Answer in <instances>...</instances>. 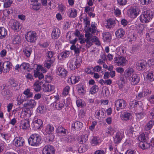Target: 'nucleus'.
Instances as JSON below:
<instances>
[{"instance_id": "nucleus-63", "label": "nucleus", "mask_w": 154, "mask_h": 154, "mask_svg": "<svg viewBox=\"0 0 154 154\" xmlns=\"http://www.w3.org/2000/svg\"><path fill=\"white\" fill-rule=\"evenodd\" d=\"M37 67L38 70L35 72L34 74V76L35 78L38 77L39 76L40 73L38 72V70L42 68V66L40 65H37Z\"/></svg>"}, {"instance_id": "nucleus-61", "label": "nucleus", "mask_w": 154, "mask_h": 154, "mask_svg": "<svg viewBox=\"0 0 154 154\" xmlns=\"http://www.w3.org/2000/svg\"><path fill=\"white\" fill-rule=\"evenodd\" d=\"M98 142L97 137H94L92 139L91 142L92 146H94L98 144Z\"/></svg>"}, {"instance_id": "nucleus-42", "label": "nucleus", "mask_w": 154, "mask_h": 154, "mask_svg": "<svg viewBox=\"0 0 154 154\" xmlns=\"http://www.w3.org/2000/svg\"><path fill=\"white\" fill-rule=\"evenodd\" d=\"M150 146V142H144L143 143L142 142L140 144V146L143 149L149 148Z\"/></svg>"}, {"instance_id": "nucleus-30", "label": "nucleus", "mask_w": 154, "mask_h": 154, "mask_svg": "<svg viewBox=\"0 0 154 154\" xmlns=\"http://www.w3.org/2000/svg\"><path fill=\"white\" fill-rule=\"evenodd\" d=\"M140 78L138 76L137 74H133L131 77L132 84L133 85H137L139 82Z\"/></svg>"}, {"instance_id": "nucleus-5", "label": "nucleus", "mask_w": 154, "mask_h": 154, "mask_svg": "<svg viewBox=\"0 0 154 154\" xmlns=\"http://www.w3.org/2000/svg\"><path fill=\"white\" fill-rule=\"evenodd\" d=\"M11 65V63L9 61L5 62L2 65V62L0 61V74L3 72L7 73L10 70Z\"/></svg>"}, {"instance_id": "nucleus-34", "label": "nucleus", "mask_w": 154, "mask_h": 154, "mask_svg": "<svg viewBox=\"0 0 154 154\" xmlns=\"http://www.w3.org/2000/svg\"><path fill=\"white\" fill-rule=\"evenodd\" d=\"M33 125L35 128L39 129L42 126L43 123L42 120L40 119H37L35 120L33 122Z\"/></svg>"}, {"instance_id": "nucleus-10", "label": "nucleus", "mask_w": 154, "mask_h": 154, "mask_svg": "<svg viewBox=\"0 0 154 154\" xmlns=\"http://www.w3.org/2000/svg\"><path fill=\"white\" fill-rule=\"evenodd\" d=\"M36 105V102L34 100H27L26 103L23 104V107L26 109L30 110L34 108Z\"/></svg>"}, {"instance_id": "nucleus-18", "label": "nucleus", "mask_w": 154, "mask_h": 154, "mask_svg": "<svg viewBox=\"0 0 154 154\" xmlns=\"http://www.w3.org/2000/svg\"><path fill=\"white\" fill-rule=\"evenodd\" d=\"M32 115V112L30 110L28 109H26L24 108L21 111V115L20 117L21 118H29Z\"/></svg>"}, {"instance_id": "nucleus-13", "label": "nucleus", "mask_w": 154, "mask_h": 154, "mask_svg": "<svg viewBox=\"0 0 154 154\" xmlns=\"http://www.w3.org/2000/svg\"><path fill=\"white\" fill-rule=\"evenodd\" d=\"M80 62L77 59H74L70 61L69 67L72 70H74L79 66Z\"/></svg>"}, {"instance_id": "nucleus-19", "label": "nucleus", "mask_w": 154, "mask_h": 154, "mask_svg": "<svg viewBox=\"0 0 154 154\" xmlns=\"http://www.w3.org/2000/svg\"><path fill=\"white\" fill-rule=\"evenodd\" d=\"M57 73L61 77H64L66 75L67 71L63 67H59L57 69Z\"/></svg>"}, {"instance_id": "nucleus-45", "label": "nucleus", "mask_w": 154, "mask_h": 154, "mask_svg": "<svg viewBox=\"0 0 154 154\" xmlns=\"http://www.w3.org/2000/svg\"><path fill=\"white\" fill-rule=\"evenodd\" d=\"M16 100L17 102V104L18 105H20V104L22 103L24 101V99L23 97L22 96V95L20 94L18 96Z\"/></svg>"}, {"instance_id": "nucleus-22", "label": "nucleus", "mask_w": 154, "mask_h": 154, "mask_svg": "<svg viewBox=\"0 0 154 154\" xmlns=\"http://www.w3.org/2000/svg\"><path fill=\"white\" fill-rule=\"evenodd\" d=\"M150 30L146 33V38L148 41L154 42V31Z\"/></svg>"}, {"instance_id": "nucleus-1", "label": "nucleus", "mask_w": 154, "mask_h": 154, "mask_svg": "<svg viewBox=\"0 0 154 154\" xmlns=\"http://www.w3.org/2000/svg\"><path fill=\"white\" fill-rule=\"evenodd\" d=\"M41 137L37 134H32L28 139V143L29 145L33 146H37L41 143Z\"/></svg>"}, {"instance_id": "nucleus-3", "label": "nucleus", "mask_w": 154, "mask_h": 154, "mask_svg": "<svg viewBox=\"0 0 154 154\" xmlns=\"http://www.w3.org/2000/svg\"><path fill=\"white\" fill-rule=\"evenodd\" d=\"M85 37L86 38L82 39L80 41V42L82 44L86 42L87 43L86 45V47L89 48L93 45L92 41H94V40H95L96 38L94 37V38L91 39V34L88 32H86L85 34Z\"/></svg>"}, {"instance_id": "nucleus-44", "label": "nucleus", "mask_w": 154, "mask_h": 154, "mask_svg": "<svg viewBox=\"0 0 154 154\" xmlns=\"http://www.w3.org/2000/svg\"><path fill=\"white\" fill-rule=\"evenodd\" d=\"M23 94L25 95L27 98L31 97H32V93L30 91V89L27 88L23 92Z\"/></svg>"}, {"instance_id": "nucleus-24", "label": "nucleus", "mask_w": 154, "mask_h": 154, "mask_svg": "<svg viewBox=\"0 0 154 154\" xmlns=\"http://www.w3.org/2000/svg\"><path fill=\"white\" fill-rule=\"evenodd\" d=\"M53 105L54 106H55L57 109L59 110H61L64 106L62 101H60L58 100H57L53 103Z\"/></svg>"}, {"instance_id": "nucleus-57", "label": "nucleus", "mask_w": 154, "mask_h": 154, "mask_svg": "<svg viewBox=\"0 0 154 154\" xmlns=\"http://www.w3.org/2000/svg\"><path fill=\"white\" fill-rule=\"evenodd\" d=\"M71 50H74L75 53L76 54H78L80 52L79 49L78 47H76L75 45H72L70 47Z\"/></svg>"}, {"instance_id": "nucleus-29", "label": "nucleus", "mask_w": 154, "mask_h": 154, "mask_svg": "<svg viewBox=\"0 0 154 154\" xmlns=\"http://www.w3.org/2000/svg\"><path fill=\"white\" fill-rule=\"evenodd\" d=\"M42 85V82H36L33 86L34 90L37 92L39 91L41 89V85Z\"/></svg>"}, {"instance_id": "nucleus-15", "label": "nucleus", "mask_w": 154, "mask_h": 154, "mask_svg": "<svg viewBox=\"0 0 154 154\" xmlns=\"http://www.w3.org/2000/svg\"><path fill=\"white\" fill-rule=\"evenodd\" d=\"M29 121L28 119H23L21 121L20 127L21 129L26 130L29 127Z\"/></svg>"}, {"instance_id": "nucleus-62", "label": "nucleus", "mask_w": 154, "mask_h": 154, "mask_svg": "<svg viewBox=\"0 0 154 154\" xmlns=\"http://www.w3.org/2000/svg\"><path fill=\"white\" fill-rule=\"evenodd\" d=\"M137 117L140 119H141L145 116V114L143 112L136 113H135Z\"/></svg>"}, {"instance_id": "nucleus-54", "label": "nucleus", "mask_w": 154, "mask_h": 154, "mask_svg": "<svg viewBox=\"0 0 154 154\" xmlns=\"http://www.w3.org/2000/svg\"><path fill=\"white\" fill-rule=\"evenodd\" d=\"M58 8L62 14H64L66 10V7L62 4H59Z\"/></svg>"}, {"instance_id": "nucleus-41", "label": "nucleus", "mask_w": 154, "mask_h": 154, "mask_svg": "<svg viewBox=\"0 0 154 154\" xmlns=\"http://www.w3.org/2000/svg\"><path fill=\"white\" fill-rule=\"evenodd\" d=\"M154 125V121L151 120L146 124L145 126V129L146 131H148L152 128Z\"/></svg>"}, {"instance_id": "nucleus-64", "label": "nucleus", "mask_w": 154, "mask_h": 154, "mask_svg": "<svg viewBox=\"0 0 154 154\" xmlns=\"http://www.w3.org/2000/svg\"><path fill=\"white\" fill-rule=\"evenodd\" d=\"M149 116L150 119H154V108L149 111Z\"/></svg>"}, {"instance_id": "nucleus-48", "label": "nucleus", "mask_w": 154, "mask_h": 154, "mask_svg": "<svg viewBox=\"0 0 154 154\" xmlns=\"http://www.w3.org/2000/svg\"><path fill=\"white\" fill-rule=\"evenodd\" d=\"M131 114L128 112H125L123 113L122 115V119L125 121H127L129 119Z\"/></svg>"}, {"instance_id": "nucleus-49", "label": "nucleus", "mask_w": 154, "mask_h": 154, "mask_svg": "<svg viewBox=\"0 0 154 154\" xmlns=\"http://www.w3.org/2000/svg\"><path fill=\"white\" fill-rule=\"evenodd\" d=\"M21 41V38L19 35H16L13 39V42L14 44H16L20 43Z\"/></svg>"}, {"instance_id": "nucleus-60", "label": "nucleus", "mask_w": 154, "mask_h": 154, "mask_svg": "<svg viewBox=\"0 0 154 154\" xmlns=\"http://www.w3.org/2000/svg\"><path fill=\"white\" fill-rule=\"evenodd\" d=\"M70 88L69 86H66L63 90V94L64 95H67L69 92Z\"/></svg>"}, {"instance_id": "nucleus-28", "label": "nucleus", "mask_w": 154, "mask_h": 154, "mask_svg": "<svg viewBox=\"0 0 154 154\" xmlns=\"http://www.w3.org/2000/svg\"><path fill=\"white\" fill-rule=\"evenodd\" d=\"M67 130L65 129L62 126H59L56 130V132L57 133L63 134V136H65L66 134Z\"/></svg>"}, {"instance_id": "nucleus-21", "label": "nucleus", "mask_w": 154, "mask_h": 154, "mask_svg": "<svg viewBox=\"0 0 154 154\" xmlns=\"http://www.w3.org/2000/svg\"><path fill=\"white\" fill-rule=\"evenodd\" d=\"M54 60V59L46 58L44 66L48 69L50 68L53 65Z\"/></svg>"}, {"instance_id": "nucleus-39", "label": "nucleus", "mask_w": 154, "mask_h": 154, "mask_svg": "<svg viewBox=\"0 0 154 154\" xmlns=\"http://www.w3.org/2000/svg\"><path fill=\"white\" fill-rule=\"evenodd\" d=\"M80 79V77L73 75L70 77L69 80L70 81L72 84H75L78 82Z\"/></svg>"}, {"instance_id": "nucleus-56", "label": "nucleus", "mask_w": 154, "mask_h": 154, "mask_svg": "<svg viewBox=\"0 0 154 154\" xmlns=\"http://www.w3.org/2000/svg\"><path fill=\"white\" fill-rule=\"evenodd\" d=\"M136 37L133 34H130L128 35V40L130 42L134 41L136 39Z\"/></svg>"}, {"instance_id": "nucleus-12", "label": "nucleus", "mask_w": 154, "mask_h": 154, "mask_svg": "<svg viewBox=\"0 0 154 154\" xmlns=\"http://www.w3.org/2000/svg\"><path fill=\"white\" fill-rule=\"evenodd\" d=\"M11 28L15 31L19 30L21 28L20 23L15 20H12L10 22Z\"/></svg>"}, {"instance_id": "nucleus-4", "label": "nucleus", "mask_w": 154, "mask_h": 154, "mask_svg": "<svg viewBox=\"0 0 154 154\" xmlns=\"http://www.w3.org/2000/svg\"><path fill=\"white\" fill-rule=\"evenodd\" d=\"M114 60V63L118 66H125L127 63V60L125 57L122 56L115 57Z\"/></svg>"}, {"instance_id": "nucleus-40", "label": "nucleus", "mask_w": 154, "mask_h": 154, "mask_svg": "<svg viewBox=\"0 0 154 154\" xmlns=\"http://www.w3.org/2000/svg\"><path fill=\"white\" fill-rule=\"evenodd\" d=\"M54 128L53 126L50 125H48L46 126L45 129V131L48 134H50L52 132L54 131Z\"/></svg>"}, {"instance_id": "nucleus-35", "label": "nucleus", "mask_w": 154, "mask_h": 154, "mask_svg": "<svg viewBox=\"0 0 154 154\" xmlns=\"http://www.w3.org/2000/svg\"><path fill=\"white\" fill-rule=\"evenodd\" d=\"M126 51V48L124 47H118L116 49V54L118 55L124 54Z\"/></svg>"}, {"instance_id": "nucleus-26", "label": "nucleus", "mask_w": 154, "mask_h": 154, "mask_svg": "<svg viewBox=\"0 0 154 154\" xmlns=\"http://www.w3.org/2000/svg\"><path fill=\"white\" fill-rule=\"evenodd\" d=\"M83 123L79 121H77L72 125V127L74 130H80L83 126Z\"/></svg>"}, {"instance_id": "nucleus-46", "label": "nucleus", "mask_w": 154, "mask_h": 154, "mask_svg": "<svg viewBox=\"0 0 154 154\" xmlns=\"http://www.w3.org/2000/svg\"><path fill=\"white\" fill-rule=\"evenodd\" d=\"M98 90V87L95 85L93 86L90 89V92L92 94H93L96 93Z\"/></svg>"}, {"instance_id": "nucleus-25", "label": "nucleus", "mask_w": 154, "mask_h": 154, "mask_svg": "<svg viewBox=\"0 0 154 154\" xmlns=\"http://www.w3.org/2000/svg\"><path fill=\"white\" fill-rule=\"evenodd\" d=\"M60 33L59 29L57 28H54L52 33V37L54 39H57L59 37Z\"/></svg>"}, {"instance_id": "nucleus-31", "label": "nucleus", "mask_w": 154, "mask_h": 154, "mask_svg": "<svg viewBox=\"0 0 154 154\" xmlns=\"http://www.w3.org/2000/svg\"><path fill=\"white\" fill-rule=\"evenodd\" d=\"M148 134L147 133H143L139 136V140L142 142H145L148 139Z\"/></svg>"}, {"instance_id": "nucleus-43", "label": "nucleus", "mask_w": 154, "mask_h": 154, "mask_svg": "<svg viewBox=\"0 0 154 154\" xmlns=\"http://www.w3.org/2000/svg\"><path fill=\"white\" fill-rule=\"evenodd\" d=\"M12 87H15L18 86V82L13 79H10L8 82Z\"/></svg>"}, {"instance_id": "nucleus-36", "label": "nucleus", "mask_w": 154, "mask_h": 154, "mask_svg": "<svg viewBox=\"0 0 154 154\" xmlns=\"http://www.w3.org/2000/svg\"><path fill=\"white\" fill-rule=\"evenodd\" d=\"M31 5H32V8L35 10H38L40 9L39 4L37 0H32L31 1Z\"/></svg>"}, {"instance_id": "nucleus-17", "label": "nucleus", "mask_w": 154, "mask_h": 154, "mask_svg": "<svg viewBox=\"0 0 154 154\" xmlns=\"http://www.w3.org/2000/svg\"><path fill=\"white\" fill-rule=\"evenodd\" d=\"M139 10L137 8H131L128 11V13L131 17L135 18L139 14Z\"/></svg>"}, {"instance_id": "nucleus-7", "label": "nucleus", "mask_w": 154, "mask_h": 154, "mask_svg": "<svg viewBox=\"0 0 154 154\" xmlns=\"http://www.w3.org/2000/svg\"><path fill=\"white\" fill-rule=\"evenodd\" d=\"M26 39L29 42H33L37 39L36 33L34 32L30 31L26 35Z\"/></svg>"}, {"instance_id": "nucleus-14", "label": "nucleus", "mask_w": 154, "mask_h": 154, "mask_svg": "<svg viewBox=\"0 0 154 154\" xmlns=\"http://www.w3.org/2000/svg\"><path fill=\"white\" fill-rule=\"evenodd\" d=\"M124 135L123 132H117L114 138V143L117 144L119 143L124 137Z\"/></svg>"}, {"instance_id": "nucleus-8", "label": "nucleus", "mask_w": 154, "mask_h": 154, "mask_svg": "<svg viewBox=\"0 0 154 154\" xmlns=\"http://www.w3.org/2000/svg\"><path fill=\"white\" fill-rule=\"evenodd\" d=\"M147 65V63L146 61L141 60L136 63V67L138 71H142L146 68Z\"/></svg>"}, {"instance_id": "nucleus-51", "label": "nucleus", "mask_w": 154, "mask_h": 154, "mask_svg": "<svg viewBox=\"0 0 154 154\" xmlns=\"http://www.w3.org/2000/svg\"><path fill=\"white\" fill-rule=\"evenodd\" d=\"M69 11L70 13L69 16L72 17H75L77 14V11L74 9H72L69 10Z\"/></svg>"}, {"instance_id": "nucleus-27", "label": "nucleus", "mask_w": 154, "mask_h": 154, "mask_svg": "<svg viewBox=\"0 0 154 154\" xmlns=\"http://www.w3.org/2000/svg\"><path fill=\"white\" fill-rule=\"evenodd\" d=\"M70 54V52L68 51L62 52L58 55V58L59 60H62L68 57Z\"/></svg>"}, {"instance_id": "nucleus-11", "label": "nucleus", "mask_w": 154, "mask_h": 154, "mask_svg": "<svg viewBox=\"0 0 154 154\" xmlns=\"http://www.w3.org/2000/svg\"><path fill=\"white\" fill-rule=\"evenodd\" d=\"M54 150L53 146L50 145L45 146L43 149L42 154H54Z\"/></svg>"}, {"instance_id": "nucleus-50", "label": "nucleus", "mask_w": 154, "mask_h": 154, "mask_svg": "<svg viewBox=\"0 0 154 154\" xmlns=\"http://www.w3.org/2000/svg\"><path fill=\"white\" fill-rule=\"evenodd\" d=\"M77 91L79 94L80 95H82L85 92L84 88L83 86H82L81 85H79L78 86L77 88Z\"/></svg>"}, {"instance_id": "nucleus-9", "label": "nucleus", "mask_w": 154, "mask_h": 154, "mask_svg": "<svg viewBox=\"0 0 154 154\" xmlns=\"http://www.w3.org/2000/svg\"><path fill=\"white\" fill-rule=\"evenodd\" d=\"M116 109L118 111L120 109H124L126 106V102L122 99H120L116 100L115 102Z\"/></svg>"}, {"instance_id": "nucleus-33", "label": "nucleus", "mask_w": 154, "mask_h": 154, "mask_svg": "<svg viewBox=\"0 0 154 154\" xmlns=\"http://www.w3.org/2000/svg\"><path fill=\"white\" fill-rule=\"evenodd\" d=\"M32 48L30 47H28L25 48L23 49V52L27 57H29L32 51Z\"/></svg>"}, {"instance_id": "nucleus-38", "label": "nucleus", "mask_w": 154, "mask_h": 154, "mask_svg": "<svg viewBox=\"0 0 154 154\" xmlns=\"http://www.w3.org/2000/svg\"><path fill=\"white\" fill-rule=\"evenodd\" d=\"M134 72V70L131 68H129L125 71V75L127 77H129L133 74Z\"/></svg>"}, {"instance_id": "nucleus-55", "label": "nucleus", "mask_w": 154, "mask_h": 154, "mask_svg": "<svg viewBox=\"0 0 154 154\" xmlns=\"http://www.w3.org/2000/svg\"><path fill=\"white\" fill-rule=\"evenodd\" d=\"M76 104L78 107H83L85 105L84 101L81 99H78L76 100Z\"/></svg>"}, {"instance_id": "nucleus-2", "label": "nucleus", "mask_w": 154, "mask_h": 154, "mask_svg": "<svg viewBox=\"0 0 154 154\" xmlns=\"http://www.w3.org/2000/svg\"><path fill=\"white\" fill-rule=\"evenodd\" d=\"M153 14V12L152 11L149 10L145 11L140 16V20L143 23H147L152 19Z\"/></svg>"}, {"instance_id": "nucleus-53", "label": "nucleus", "mask_w": 154, "mask_h": 154, "mask_svg": "<svg viewBox=\"0 0 154 154\" xmlns=\"http://www.w3.org/2000/svg\"><path fill=\"white\" fill-rule=\"evenodd\" d=\"M147 78L150 81H152L154 80V73L152 72H149L147 74Z\"/></svg>"}, {"instance_id": "nucleus-59", "label": "nucleus", "mask_w": 154, "mask_h": 154, "mask_svg": "<svg viewBox=\"0 0 154 154\" xmlns=\"http://www.w3.org/2000/svg\"><path fill=\"white\" fill-rule=\"evenodd\" d=\"M85 71L88 74H92L94 72V69L92 67H89L85 69Z\"/></svg>"}, {"instance_id": "nucleus-47", "label": "nucleus", "mask_w": 154, "mask_h": 154, "mask_svg": "<svg viewBox=\"0 0 154 154\" xmlns=\"http://www.w3.org/2000/svg\"><path fill=\"white\" fill-rule=\"evenodd\" d=\"M54 89V87L53 85L48 84L45 86L44 90L46 91L50 92L53 91Z\"/></svg>"}, {"instance_id": "nucleus-23", "label": "nucleus", "mask_w": 154, "mask_h": 154, "mask_svg": "<svg viewBox=\"0 0 154 154\" xmlns=\"http://www.w3.org/2000/svg\"><path fill=\"white\" fill-rule=\"evenodd\" d=\"M115 20L112 19H109L106 20L105 26L107 28H113L115 26Z\"/></svg>"}, {"instance_id": "nucleus-37", "label": "nucleus", "mask_w": 154, "mask_h": 154, "mask_svg": "<svg viewBox=\"0 0 154 154\" xmlns=\"http://www.w3.org/2000/svg\"><path fill=\"white\" fill-rule=\"evenodd\" d=\"M125 33L124 30L122 29H118L115 33L116 37L119 38L123 37Z\"/></svg>"}, {"instance_id": "nucleus-6", "label": "nucleus", "mask_w": 154, "mask_h": 154, "mask_svg": "<svg viewBox=\"0 0 154 154\" xmlns=\"http://www.w3.org/2000/svg\"><path fill=\"white\" fill-rule=\"evenodd\" d=\"M8 85H4L0 87V89L2 90V95L8 98L11 97L12 95V92L8 89Z\"/></svg>"}, {"instance_id": "nucleus-58", "label": "nucleus", "mask_w": 154, "mask_h": 154, "mask_svg": "<svg viewBox=\"0 0 154 154\" xmlns=\"http://www.w3.org/2000/svg\"><path fill=\"white\" fill-rule=\"evenodd\" d=\"M45 110V107L44 105H41L38 107L37 109V111L38 112L42 113Z\"/></svg>"}, {"instance_id": "nucleus-20", "label": "nucleus", "mask_w": 154, "mask_h": 154, "mask_svg": "<svg viewBox=\"0 0 154 154\" xmlns=\"http://www.w3.org/2000/svg\"><path fill=\"white\" fill-rule=\"evenodd\" d=\"M105 110L102 108L96 111L95 113V117L98 119H100L105 116Z\"/></svg>"}, {"instance_id": "nucleus-16", "label": "nucleus", "mask_w": 154, "mask_h": 154, "mask_svg": "<svg viewBox=\"0 0 154 154\" xmlns=\"http://www.w3.org/2000/svg\"><path fill=\"white\" fill-rule=\"evenodd\" d=\"M14 143L17 147H21L24 144V140L22 137H16L14 140Z\"/></svg>"}, {"instance_id": "nucleus-32", "label": "nucleus", "mask_w": 154, "mask_h": 154, "mask_svg": "<svg viewBox=\"0 0 154 154\" xmlns=\"http://www.w3.org/2000/svg\"><path fill=\"white\" fill-rule=\"evenodd\" d=\"M7 35V30L3 27H0V39L5 38Z\"/></svg>"}, {"instance_id": "nucleus-52", "label": "nucleus", "mask_w": 154, "mask_h": 154, "mask_svg": "<svg viewBox=\"0 0 154 154\" xmlns=\"http://www.w3.org/2000/svg\"><path fill=\"white\" fill-rule=\"evenodd\" d=\"M4 2V6L5 8H7L10 6L12 3L10 0H2Z\"/></svg>"}]
</instances>
